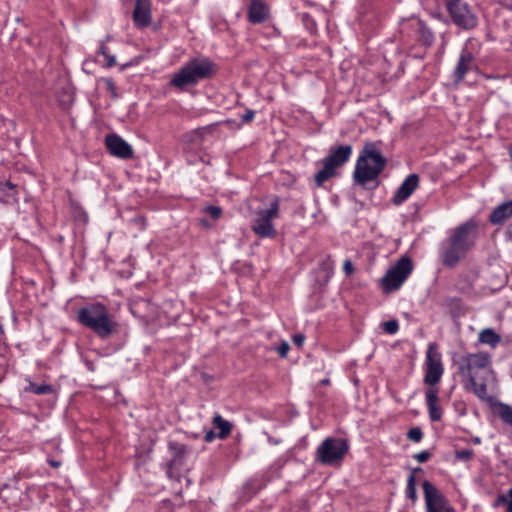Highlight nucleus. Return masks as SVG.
I'll return each instance as SVG.
<instances>
[{"instance_id":"1","label":"nucleus","mask_w":512,"mask_h":512,"mask_svg":"<svg viewBox=\"0 0 512 512\" xmlns=\"http://www.w3.org/2000/svg\"><path fill=\"white\" fill-rule=\"evenodd\" d=\"M455 363L464 388L473 392L481 400H491L487 393L488 378L494 377L490 354L468 353L460 356Z\"/></svg>"},{"instance_id":"2","label":"nucleus","mask_w":512,"mask_h":512,"mask_svg":"<svg viewBox=\"0 0 512 512\" xmlns=\"http://www.w3.org/2000/svg\"><path fill=\"white\" fill-rule=\"evenodd\" d=\"M478 235L477 225L468 221L456 227L442 243L440 258L443 266L455 268L473 249Z\"/></svg>"},{"instance_id":"3","label":"nucleus","mask_w":512,"mask_h":512,"mask_svg":"<svg viewBox=\"0 0 512 512\" xmlns=\"http://www.w3.org/2000/svg\"><path fill=\"white\" fill-rule=\"evenodd\" d=\"M217 72V65L206 57L193 58L175 72L169 81V85L185 90L189 86H195L200 81L213 77Z\"/></svg>"},{"instance_id":"4","label":"nucleus","mask_w":512,"mask_h":512,"mask_svg":"<svg viewBox=\"0 0 512 512\" xmlns=\"http://www.w3.org/2000/svg\"><path fill=\"white\" fill-rule=\"evenodd\" d=\"M78 321L103 339L110 337L117 330V323L112 319L107 308L100 303L80 309Z\"/></svg>"},{"instance_id":"5","label":"nucleus","mask_w":512,"mask_h":512,"mask_svg":"<svg viewBox=\"0 0 512 512\" xmlns=\"http://www.w3.org/2000/svg\"><path fill=\"white\" fill-rule=\"evenodd\" d=\"M386 164V159L380 153L373 143H367L360 156L358 157L354 181L360 185L375 180L382 172Z\"/></svg>"},{"instance_id":"6","label":"nucleus","mask_w":512,"mask_h":512,"mask_svg":"<svg viewBox=\"0 0 512 512\" xmlns=\"http://www.w3.org/2000/svg\"><path fill=\"white\" fill-rule=\"evenodd\" d=\"M278 216L279 201L275 198L269 209L255 212V218L251 224L252 231L262 238H274L276 236V229L272 221L278 218Z\"/></svg>"},{"instance_id":"7","label":"nucleus","mask_w":512,"mask_h":512,"mask_svg":"<svg viewBox=\"0 0 512 512\" xmlns=\"http://www.w3.org/2000/svg\"><path fill=\"white\" fill-rule=\"evenodd\" d=\"M352 153L351 145H341L332 150L330 155L323 160V168L315 175L317 186H321L325 181L335 175L337 167L348 161Z\"/></svg>"},{"instance_id":"8","label":"nucleus","mask_w":512,"mask_h":512,"mask_svg":"<svg viewBox=\"0 0 512 512\" xmlns=\"http://www.w3.org/2000/svg\"><path fill=\"white\" fill-rule=\"evenodd\" d=\"M412 270V260L407 256L401 257L382 278L381 282L384 291L391 292L399 289L411 274Z\"/></svg>"},{"instance_id":"9","label":"nucleus","mask_w":512,"mask_h":512,"mask_svg":"<svg viewBox=\"0 0 512 512\" xmlns=\"http://www.w3.org/2000/svg\"><path fill=\"white\" fill-rule=\"evenodd\" d=\"M348 451L345 440L340 438H327L317 449V459L325 465H333L342 460Z\"/></svg>"},{"instance_id":"10","label":"nucleus","mask_w":512,"mask_h":512,"mask_svg":"<svg viewBox=\"0 0 512 512\" xmlns=\"http://www.w3.org/2000/svg\"><path fill=\"white\" fill-rule=\"evenodd\" d=\"M453 22L463 28L472 29L477 25V17L462 0H449L446 4Z\"/></svg>"},{"instance_id":"11","label":"nucleus","mask_w":512,"mask_h":512,"mask_svg":"<svg viewBox=\"0 0 512 512\" xmlns=\"http://www.w3.org/2000/svg\"><path fill=\"white\" fill-rule=\"evenodd\" d=\"M427 512H455L448 500L429 481L423 482Z\"/></svg>"},{"instance_id":"12","label":"nucleus","mask_w":512,"mask_h":512,"mask_svg":"<svg viewBox=\"0 0 512 512\" xmlns=\"http://www.w3.org/2000/svg\"><path fill=\"white\" fill-rule=\"evenodd\" d=\"M443 374V365L441 361V354L437 350L435 344H431L427 350V370L424 382L428 385L437 384Z\"/></svg>"},{"instance_id":"13","label":"nucleus","mask_w":512,"mask_h":512,"mask_svg":"<svg viewBox=\"0 0 512 512\" xmlns=\"http://www.w3.org/2000/svg\"><path fill=\"white\" fill-rule=\"evenodd\" d=\"M169 450L171 452V459L167 464V475L171 479L179 480V469L185 462L186 456L188 454V448L184 444L170 442Z\"/></svg>"},{"instance_id":"14","label":"nucleus","mask_w":512,"mask_h":512,"mask_svg":"<svg viewBox=\"0 0 512 512\" xmlns=\"http://www.w3.org/2000/svg\"><path fill=\"white\" fill-rule=\"evenodd\" d=\"M105 143L109 152L116 157L128 159L133 155L132 147L116 134L107 135Z\"/></svg>"},{"instance_id":"15","label":"nucleus","mask_w":512,"mask_h":512,"mask_svg":"<svg viewBox=\"0 0 512 512\" xmlns=\"http://www.w3.org/2000/svg\"><path fill=\"white\" fill-rule=\"evenodd\" d=\"M133 21L136 27H147L151 22V1L136 0L133 11Z\"/></svg>"},{"instance_id":"16","label":"nucleus","mask_w":512,"mask_h":512,"mask_svg":"<svg viewBox=\"0 0 512 512\" xmlns=\"http://www.w3.org/2000/svg\"><path fill=\"white\" fill-rule=\"evenodd\" d=\"M419 185V176L410 174L401 184L393 197V203L400 205L406 201Z\"/></svg>"},{"instance_id":"17","label":"nucleus","mask_w":512,"mask_h":512,"mask_svg":"<svg viewBox=\"0 0 512 512\" xmlns=\"http://www.w3.org/2000/svg\"><path fill=\"white\" fill-rule=\"evenodd\" d=\"M268 16V7L262 0H251L248 7V19L251 23H262Z\"/></svg>"},{"instance_id":"18","label":"nucleus","mask_w":512,"mask_h":512,"mask_svg":"<svg viewBox=\"0 0 512 512\" xmlns=\"http://www.w3.org/2000/svg\"><path fill=\"white\" fill-rule=\"evenodd\" d=\"M474 67L473 55L468 50H463L456 69H455V79L456 81H460L464 78L465 74L470 71Z\"/></svg>"},{"instance_id":"19","label":"nucleus","mask_w":512,"mask_h":512,"mask_svg":"<svg viewBox=\"0 0 512 512\" xmlns=\"http://www.w3.org/2000/svg\"><path fill=\"white\" fill-rule=\"evenodd\" d=\"M438 391L434 388H429L426 391V402L429 409V415L432 421H438L441 419L442 410L437 405Z\"/></svg>"},{"instance_id":"20","label":"nucleus","mask_w":512,"mask_h":512,"mask_svg":"<svg viewBox=\"0 0 512 512\" xmlns=\"http://www.w3.org/2000/svg\"><path fill=\"white\" fill-rule=\"evenodd\" d=\"M512 215V201L503 203L493 210L490 221L493 224H500Z\"/></svg>"},{"instance_id":"21","label":"nucleus","mask_w":512,"mask_h":512,"mask_svg":"<svg viewBox=\"0 0 512 512\" xmlns=\"http://www.w3.org/2000/svg\"><path fill=\"white\" fill-rule=\"evenodd\" d=\"M478 340L482 344H487L492 348H495L501 341V336L497 334L493 329L486 328L480 331Z\"/></svg>"},{"instance_id":"22","label":"nucleus","mask_w":512,"mask_h":512,"mask_svg":"<svg viewBox=\"0 0 512 512\" xmlns=\"http://www.w3.org/2000/svg\"><path fill=\"white\" fill-rule=\"evenodd\" d=\"M212 423L215 428L219 429L218 437L220 439H225L231 433L232 424L229 421L223 419L220 415H215L213 417Z\"/></svg>"},{"instance_id":"23","label":"nucleus","mask_w":512,"mask_h":512,"mask_svg":"<svg viewBox=\"0 0 512 512\" xmlns=\"http://www.w3.org/2000/svg\"><path fill=\"white\" fill-rule=\"evenodd\" d=\"M495 410L500 419L510 426H512V407L505 403L495 404Z\"/></svg>"},{"instance_id":"24","label":"nucleus","mask_w":512,"mask_h":512,"mask_svg":"<svg viewBox=\"0 0 512 512\" xmlns=\"http://www.w3.org/2000/svg\"><path fill=\"white\" fill-rule=\"evenodd\" d=\"M422 471L421 468H415L407 480V488H406V496L411 499L413 502L417 500V492H416V478L415 473Z\"/></svg>"},{"instance_id":"25","label":"nucleus","mask_w":512,"mask_h":512,"mask_svg":"<svg viewBox=\"0 0 512 512\" xmlns=\"http://www.w3.org/2000/svg\"><path fill=\"white\" fill-rule=\"evenodd\" d=\"M26 390L30 391L34 394H37V395H44V394L52 393L53 387L51 385H46V384L37 385L34 383H30L29 387L26 388Z\"/></svg>"},{"instance_id":"26","label":"nucleus","mask_w":512,"mask_h":512,"mask_svg":"<svg viewBox=\"0 0 512 512\" xmlns=\"http://www.w3.org/2000/svg\"><path fill=\"white\" fill-rule=\"evenodd\" d=\"M1 191L6 193L9 197H13L14 201H17L14 190L16 189V185L10 181H6L5 183H1Z\"/></svg>"},{"instance_id":"27","label":"nucleus","mask_w":512,"mask_h":512,"mask_svg":"<svg viewBox=\"0 0 512 512\" xmlns=\"http://www.w3.org/2000/svg\"><path fill=\"white\" fill-rule=\"evenodd\" d=\"M383 329L388 334H395L399 329V324L396 320H389L383 323Z\"/></svg>"},{"instance_id":"28","label":"nucleus","mask_w":512,"mask_h":512,"mask_svg":"<svg viewBox=\"0 0 512 512\" xmlns=\"http://www.w3.org/2000/svg\"><path fill=\"white\" fill-rule=\"evenodd\" d=\"M473 455H474V452H473V450H470V449L457 450L455 452V457L457 459L463 460V461L471 460Z\"/></svg>"},{"instance_id":"29","label":"nucleus","mask_w":512,"mask_h":512,"mask_svg":"<svg viewBox=\"0 0 512 512\" xmlns=\"http://www.w3.org/2000/svg\"><path fill=\"white\" fill-rule=\"evenodd\" d=\"M423 437L422 430L419 427L412 428L408 432V438L411 441L419 442Z\"/></svg>"},{"instance_id":"30","label":"nucleus","mask_w":512,"mask_h":512,"mask_svg":"<svg viewBox=\"0 0 512 512\" xmlns=\"http://www.w3.org/2000/svg\"><path fill=\"white\" fill-rule=\"evenodd\" d=\"M102 81L104 82L107 90L110 92L112 97L116 98L117 92H116V86H115V83L113 82V80L111 78H104Z\"/></svg>"},{"instance_id":"31","label":"nucleus","mask_w":512,"mask_h":512,"mask_svg":"<svg viewBox=\"0 0 512 512\" xmlns=\"http://www.w3.org/2000/svg\"><path fill=\"white\" fill-rule=\"evenodd\" d=\"M101 54L106 58L107 60V67H113L116 65V59L114 56L108 55L106 52V47L104 45H101L100 47Z\"/></svg>"},{"instance_id":"32","label":"nucleus","mask_w":512,"mask_h":512,"mask_svg":"<svg viewBox=\"0 0 512 512\" xmlns=\"http://www.w3.org/2000/svg\"><path fill=\"white\" fill-rule=\"evenodd\" d=\"M205 212L208 213L212 218L218 219L221 216L222 210L217 206H208L205 208Z\"/></svg>"},{"instance_id":"33","label":"nucleus","mask_w":512,"mask_h":512,"mask_svg":"<svg viewBox=\"0 0 512 512\" xmlns=\"http://www.w3.org/2000/svg\"><path fill=\"white\" fill-rule=\"evenodd\" d=\"M289 349H290V346H289L288 342L282 341L281 344L279 345V347L277 348V352L279 353V355L282 358H285V357H287Z\"/></svg>"},{"instance_id":"34","label":"nucleus","mask_w":512,"mask_h":512,"mask_svg":"<svg viewBox=\"0 0 512 512\" xmlns=\"http://www.w3.org/2000/svg\"><path fill=\"white\" fill-rule=\"evenodd\" d=\"M59 102L67 107L73 102V95L71 93H65L63 96L59 98Z\"/></svg>"},{"instance_id":"35","label":"nucleus","mask_w":512,"mask_h":512,"mask_svg":"<svg viewBox=\"0 0 512 512\" xmlns=\"http://www.w3.org/2000/svg\"><path fill=\"white\" fill-rule=\"evenodd\" d=\"M431 454L428 451L417 453L414 457L419 463H424L430 458Z\"/></svg>"},{"instance_id":"36","label":"nucleus","mask_w":512,"mask_h":512,"mask_svg":"<svg viewBox=\"0 0 512 512\" xmlns=\"http://www.w3.org/2000/svg\"><path fill=\"white\" fill-rule=\"evenodd\" d=\"M292 340L295 345H297L298 347H301L304 343L305 336L303 334H296L293 336Z\"/></svg>"},{"instance_id":"37","label":"nucleus","mask_w":512,"mask_h":512,"mask_svg":"<svg viewBox=\"0 0 512 512\" xmlns=\"http://www.w3.org/2000/svg\"><path fill=\"white\" fill-rule=\"evenodd\" d=\"M343 269L347 275H350L353 272V264L350 260H346L344 262Z\"/></svg>"},{"instance_id":"38","label":"nucleus","mask_w":512,"mask_h":512,"mask_svg":"<svg viewBox=\"0 0 512 512\" xmlns=\"http://www.w3.org/2000/svg\"><path fill=\"white\" fill-rule=\"evenodd\" d=\"M508 502V496L505 494H501L497 497L495 501V506H499L502 504H506Z\"/></svg>"},{"instance_id":"39","label":"nucleus","mask_w":512,"mask_h":512,"mask_svg":"<svg viewBox=\"0 0 512 512\" xmlns=\"http://www.w3.org/2000/svg\"><path fill=\"white\" fill-rule=\"evenodd\" d=\"M254 111L248 110L245 112V114L242 116L243 122H250L254 118Z\"/></svg>"},{"instance_id":"40","label":"nucleus","mask_w":512,"mask_h":512,"mask_svg":"<svg viewBox=\"0 0 512 512\" xmlns=\"http://www.w3.org/2000/svg\"><path fill=\"white\" fill-rule=\"evenodd\" d=\"M214 437H215L214 432H213V431H209V432H207V433H206V435H205V440H206L207 442H211V441L214 439Z\"/></svg>"},{"instance_id":"41","label":"nucleus","mask_w":512,"mask_h":512,"mask_svg":"<svg viewBox=\"0 0 512 512\" xmlns=\"http://www.w3.org/2000/svg\"><path fill=\"white\" fill-rule=\"evenodd\" d=\"M49 464L54 467V468H58L60 467L61 463L59 461H55V460H49Z\"/></svg>"},{"instance_id":"42","label":"nucleus","mask_w":512,"mask_h":512,"mask_svg":"<svg viewBox=\"0 0 512 512\" xmlns=\"http://www.w3.org/2000/svg\"><path fill=\"white\" fill-rule=\"evenodd\" d=\"M507 512H512V502L511 501L507 502Z\"/></svg>"},{"instance_id":"43","label":"nucleus","mask_w":512,"mask_h":512,"mask_svg":"<svg viewBox=\"0 0 512 512\" xmlns=\"http://www.w3.org/2000/svg\"><path fill=\"white\" fill-rule=\"evenodd\" d=\"M507 496H508V498H509V500H508V501H511V502H512V487L509 489Z\"/></svg>"},{"instance_id":"44","label":"nucleus","mask_w":512,"mask_h":512,"mask_svg":"<svg viewBox=\"0 0 512 512\" xmlns=\"http://www.w3.org/2000/svg\"><path fill=\"white\" fill-rule=\"evenodd\" d=\"M473 441H474L475 444H479L480 443V438L476 437Z\"/></svg>"},{"instance_id":"45","label":"nucleus","mask_w":512,"mask_h":512,"mask_svg":"<svg viewBox=\"0 0 512 512\" xmlns=\"http://www.w3.org/2000/svg\"><path fill=\"white\" fill-rule=\"evenodd\" d=\"M130 64H124V65H121L120 69L121 70H124L127 66H129Z\"/></svg>"},{"instance_id":"46","label":"nucleus","mask_w":512,"mask_h":512,"mask_svg":"<svg viewBox=\"0 0 512 512\" xmlns=\"http://www.w3.org/2000/svg\"><path fill=\"white\" fill-rule=\"evenodd\" d=\"M328 383H329V380H328V379H324V380H322V384H325V385H326V384H328Z\"/></svg>"},{"instance_id":"47","label":"nucleus","mask_w":512,"mask_h":512,"mask_svg":"<svg viewBox=\"0 0 512 512\" xmlns=\"http://www.w3.org/2000/svg\"><path fill=\"white\" fill-rule=\"evenodd\" d=\"M510 232L512 233V225L510 226Z\"/></svg>"}]
</instances>
